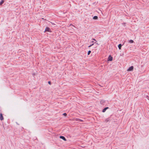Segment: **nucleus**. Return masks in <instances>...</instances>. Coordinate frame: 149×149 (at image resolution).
Wrapping results in <instances>:
<instances>
[{
    "instance_id": "1",
    "label": "nucleus",
    "mask_w": 149,
    "mask_h": 149,
    "mask_svg": "<svg viewBox=\"0 0 149 149\" xmlns=\"http://www.w3.org/2000/svg\"><path fill=\"white\" fill-rule=\"evenodd\" d=\"M134 69V67L133 66H131L127 70V71H133Z\"/></svg>"
},
{
    "instance_id": "2",
    "label": "nucleus",
    "mask_w": 149,
    "mask_h": 149,
    "mask_svg": "<svg viewBox=\"0 0 149 149\" xmlns=\"http://www.w3.org/2000/svg\"><path fill=\"white\" fill-rule=\"evenodd\" d=\"M46 31H48L50 32H51V31L50 30V29L48 27H46L45 29V30L44 32H45Z\"/></svg>"
},
{
    "instance_id": "3",
    "label": "nucleus",
    "mask_w": 149,
    "mask_h": 149,
    "mask_svg": "<svg viewBox=\"0 0 149 149\" xmlns=\"http://www.w3.org/2000/svg\"><path fill=\"white\" fill-rule=\"evenodd\" d=\"M60 139H63V140H64L65 141H66V139H65V138L64 136H60Z\"/></svg>"
},
{
    "instance_id": "4",
    "label": "nucleus",
    "mask_w": 149,
    "mask_h": 149,
    "mask_svg": "<svg viewBox=\"0 0 149 149\" xmlns=\"http://www.w3.org/2000/svg\"><path fill=\"white\" fill-rule=\"evenodd\" d=\"M0 119L1 120H3L2 114L1 113L0 114Z\"/></svg>"
},
{
    "instance_id": "5",
    "label": "nucleus",
    "mask_w": 149,
    "mask_h": 149,
    "mask_svg": "<svg viewBox=\"0 0 149 149\" xmlns=\"http://www.w3.org/2000/svg\"><path fill=\"white\" fill-rule=\"evenodd\" d=\"M108 61H111L112 60L113 58L111 56H109L108 57Z\"/></svg>"
},
{
    "instance_id": "6",
    "label": "nucleus",
    "mask_w": 149,
    "mask_h": 149,
    "mask_svg": "<svg viewBox=\"0 0 149 149\" xmlns=\"http://www.w3.org/2000/svg\"><path fill=\"white\" fill-rule=\"evenodd\" d=\"M108 108H109L108 107H106L104 109H103V110L102 111V112H104L106 111V110L107 109H108Z\"/></svg>"
},
{
    "instance_id": "7",
    "label": "nucleus",
    "mask_w": 149,
    "mask_h": 149,
    "mask_svg": "<svg viewBox=\"0 0 149 149\" xmlns=\"http://www.w3.org/2000/svg\"><path fill=\"white\" fill-rule=\"evenodd\" d=\"M93 18L94 19H98V17L97 16H95L93 17Z\"/></svg>"
},
{
    "instance_id": "8",
    "label": "nucleus",
    "mask_w": 149,
    "mask_h": 149,
    "mask_svg": "<svg viewBox=\"0 0 149 149\" xmlns=\"http://www.w3.org/2000/svg\"><path fill=\"white\" fill-rule=\"evenodd\" d=\"M122 46V45L121 44H120L118 45V47L119 49H121V47Z\"/></svg>"
},
{
    "instance_id": "9",
    "label": "nucleus",
    "mask_w": 149,
    "mask_h": 149,
    "mask_svg": "<svg viewBox=\"0 0 149 149\" xmlns=\"http://www.w3.org/2000/svg\"><path fill=\"white\" fill-rule=\"evenodd\" d=\"M4 2V1L3 0H1V2H0V5H1Z\"/></svg>"
},
{
    "instance_id": "10",
    "label": "nucleus",
    "mask_w": 149,
    "mask_h": 149,
    "mask_svg": "<svg viewBox=\"0 0 149 149\" xmlns=\"http://www.w3.org/2000/svg\"><path fill=\"white\" fill-rule=\"evenodd\" d=\"M129 42L131 43H133L134 42V41L132 40H129Z\"/></svg>"
},
{
    "instance_id": "11",
    "label": "nucleus",
    "mask_w": 149,
    "mask_h": 149,
    "mask_svg": "<svg viewBox=\"0 0 149 149\" xmlns=\"http://www.w3.org/2000/svg\"><path fill=\"white\" fill-rule=\"evenodd\" d=\"M63 115L65 116H66L67 115V114L66 113H64L63 114Z\"/></svg>"
},
{
    "instance_id": "12",
    "label": "nucleus",
    "mask_w": 149,
    "mask_h": 149,
    "mask_svg": "<svg viewBox=\"0 0 149 149\" xmlns=\"http://www.w3.org/2000/svg\"><path fill=\"white\" fill-rule=\"evenodd\" d=\"M91 51H89L88 52V54H87L88 55H89L91 53Z\"/></svg>"
},
{
    "instance_id": "13",
    "label": "nucleus",
    "mask_w": 149,
    "mask_h": 149,
    "mask_svg": "<svg viewBox=\"0 0 149 149\" xmlns=\"http://www.w3.org/2000/svg\"><path fill=\"white\" fill-rule=\"evenodd\" d=\"M93 44H92L91 45H89V46H88V47H91V46H93Z\"/></svg>"
},
{
    "instance_id": "14",
    "label": "nucleus",
    "mask_w": 149,
    "mask_h": 149,
    "mask_svg": "<svg viewBox=\"0 0 149 149\" xmlns=\"http://www.w3.org/2000/svg\"><path fill=\"white\" fill-rule=\"evenodd\" d=\"M79 118H76V121H79Z\"/></svg>"
},
{
    "instance_id": "15",
    "label": "nucleus",
    "mask_w": 149,
    "mask_h": 149,
    "mask_svg": "<svg viewBox=\"0 0 149 149\" xmlns=\"http://www.w3.org/2000/svg\"><path fill=\"white\" fill-rule=\"evenodd\" d=\"M48 83L50 85V84H51V82H50V81H49L48 82Z\"/></svg>"
},
{
    "instance_id": "16",
    "label": "nucleus",
    "mask_w": 149,
    "mask_h": 149,
    "mask_svg": "<svg viewBox=\"0 0 149 149\" xmlns=\"http://www.w3.org/2000/svg\"><path fill=\"white\" fill-rule=\"evenodd\" d=\"M79 121L82 122V121H83V120H81V119H79Z\"/></svg>"
},
{
    "instance_id": "17",
    "label": "nucleus",
    "mask_w": 149,
    "mask_h": 149,
    "mask_svg": "<svg viewBox=\"0 0 149 149\" xmlns=\"http://www.w3.org/2000/svg\"><path fill=\"white\" fill-rule=\"evenodd\" d=\"M93 40H95V41H96V40L95 39H93Z\"/></svg>"
},
{
    "instance_id": "18",
    "label": "nucleus",
    "mask_w": 149,
    "mask_h": 149,
    "mask_svg": "<svg viewBox=\"0 0 149 149\" xmlns=\"http://www.w3.org/2000/svg\"><path fill=\"white\" fill-rule=\"evenodd\" d=\"M70 26H74L71 24H70Z\"/></svg>"
},
{
    "instance_id": "19",
    "label": "nucleus",
    "mask_w": 149,
    "mask_h": 149,
    "mask_svg": "<svg viewBox=\"0 0 149 149\" xmlns=\"http://www.w3.org/2000/svg\"><path fill=\"white\" fill-rule=\"evenodd\" d=\"M92 42L93 43V41H92Z\"/></svg>"
}]
</instances>
